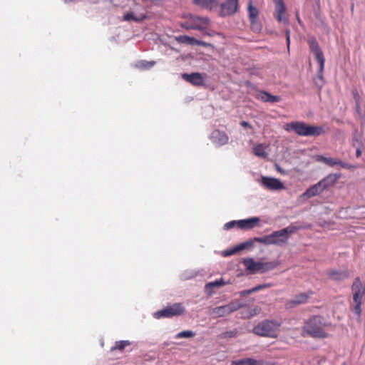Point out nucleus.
I'll use <instances>...</instances> for the list:
<instances>
[{
    "instance_id": "53",
    "label": "nucleus",
    "mask_w": 365,
    "mask_h": 365,
    "mask_svg": "<svg viewBox=\"0 0 365 365\" xmlns=\"http://www.w3.org/2000/svg\"><path fill=\"white\" fill-rule=\"evenodd\" d=\"M354 4H351V12H353V11H354Z\"/></svg>"
},
{
    "instance_id": "1",
    "label": "nucleus",
    "mask_w": 365,
    "mask_h": 365,
    "mask_svg": "<svg viewBox=\"0 0 365 365\" xmlns=\"http://www.w3.org/2000/svg\"><path fill=\"white\" fill-rule=\"evenodd\" d=\"M294 230H279L264 237H254L252 239H250L249 240L242 242L232 248L222 251V255L223 257H229L239 251H242L244 250H250L251 248L253 247L254 243L255 242H261L266 245H282V244L285 243L287 241L289 235L293 233Z\"/></svg>"
},
{
    "instance_id": "18",
    "label": "nucleus",
    "mask_w": 365,
    "mask_h": 365,
    "mask_svg": "<svg viewBox=\"0 0 365 365\" xmlns=\"http://www.w3.org/2000/svg\"><path fill=\"white\" fill-rule=\"evenodd\" d=\"M324 191L322 185L319 182L311 185L309 188H307L305 192L303 193V196L307 198H312L313 197L319 195Z\"/></svg>"
},
{
    "instance_id": "14",
    "label": "nucleus",
    "mask_w": 365,
    "mask_h": 365,
    "mask_svg": "<svg viewBox=\"0 0 365 365\" xmlns=\"http://www.w3.org/2000/svg\"><path fill=\"white\" fill-rule=\"evenodd\" d=\"M210 140L217 147H220L228 143L229 137L225 132L216 129L212 132Z\"/></svg>"
},
{
    "instance_id": "10",
    "label": "nucleus",
    "mask_w": 365,
    "mask_h": 365,
    "mask_svg": "<svg viewBox=\"0 0 365 365\" xmlns=\"http://www.w3.org/2000/svg\"><path fill=\"white\" fill-rule=\"evenodd\" d=\"M260 222V217H251L239 220H231L224 224L222 228H254Z\"/></svg>"
},
{
    "instance_id": "43",
    "label": "nucleus",
    "mask_w": 365,
    "mask_h": 365,
    "mask_svg": "<svg viewBox=\"0 0 365 365\" xmlns=\"http://www.w3.org/2000/svg\"><path fill=\"white\" fill-rule=\"evenodd\" d=\"M274 168H275V170L279 173L280 174L283 175H288V172L285 170H284L278 164H275L274 165Z\"/></svg>"
},
{
    "instance_id": "16",
    "label": "nucleus",
    "mask_w": 365,
    "mask_h": 365,
    "mask_svg": "<svg viewBox=\"0 0 365 365\" xmlns=\"http://www.w3.org/2000/svg\"><path fill=\"white\" fill-rule=\"evenodd\" d=\"M341 177V173H330L323 178L319 182L322 185L324 190H328L329 187L334 185L338 179Z\"/></svg>"
},
{
    "instance_id": "2",
    "label": "nucleus",
    "mask_w": 365,
    "mask_h": 365,
    "mask_svg": "<svg viewBox=\"0 0 365 365\" xmlns=\"http://www.w3.org/2000/svg\"><path fill=\"white\" fill-rule=\"evenodd\" d=\"M310 52L314 56L315 60L318 63V70L316 76L314 78V84L321 90L325 83L324 78V71L325 65V58L323 51L319 46V42L314 36H312L307 41Z\"/></svg>"
},
{
    "instance_id": "37",
    "label": "nucleus",
    "mask_w": 365,
    "mask_h": 365,
    "mask_svg": "<svg viewBox=\"0 0 365 365\" xmlns=\"http://www.w3.org/2000/svg\"><path fill=\"white\" fill-rule=\"evenodd\" d=\"M192 19L194 20L201 21L202 23H204L206 24H207L210 22V19L207 16H195L192 17Z\"/></svg>"
},
{
    "instance_id": "28",
    "label": "nucleus",
    "mask_w": 365,
    "mask_h": 365,
    "mask_svg": "<svg viewBox=\"0 0 365 365\" xmlns=\"http://www.w3.org/2000/svg\"><path fill=\"white\" fill-rule=\"evenodd\" d=\"M247 11L250 21L258 19L259 10L252 4V1H250L247 6Z\"/></svg>"
},
{
    "instance_id": "24",
    "label": "nucleus",
    "mask_w": 365,
    "mask_h": 365,
    "mask_svg": "<svg viewBox=\"0 0 365 365\" xmlns=\"http://www.w3.org/2000/svg\"><path fill=\"white\" fill-rule=\"evenodd\" d=\"M176 41L180 43H184L190 46H195L197 38L187 35H180L175 37Z\"/></svg>"
},
{
    "instance_id": "22",
    "label": "nucleus",
    "mask_w": 365,
    "mask_h": 365,
    "mask_svg": "<svg viewBox=\"0 0 365 365\" xmlns=\"http://www.w3.org/2000/svg\"><path fill=\"white\" fill-rule=\"evenodd\" d=\"M263 361L257 360L253 358H245L231 362V365H263Z\"/></svg>"
},
{
    "instance_id": "50",
    "label": "nucleus",
    "mask_w": 365,
    "mask_h": 365,
    "mask_svg": "<svg viewBox=\"0 0 365 365\" xmlns=\"http://www.w3.org/2000/svg\"><path fill=\"white\" fill-rule=\"evenodd\" d=\"M286 42H287V47L289 48V44H290V37L289 36H287V38H286Z\"/></svg>"
},
{
    "instance_id": "35",
    "label": "nucleus",
    "mask_w": 365,
    "mask_h": 365,
    "mask_svg": "<svg viewBox=\"0 0 365 365\" xmlns=\"http://www.w3.org/2000/svg\"><path fill=\"white\" fill-rule=\"evenodd\" d=\"M341 167L350 170H354L359 168L358 165L351 164L344 161H342Z\"/></svg>"
},
{
    "instance_id": "5",
    "label": "nucleus",
    "mask_w": 365,
    "mask_h": 365,
    "mask_svg": "<svg viewBox=\"0 0 365 365\" xmlns=\"http://www.w3.org/2000/svg\"><path fill=\"white\" fill-rule=\"evenodd\" d=\"M353 304L351 308L352 313L360 319L361 316V304L365 299V284H363L359 277H356L351 287Z\"/></svg>"
},
{
    "instance_id": "3",
    "label": "nucleus",
    "mask_w": 365,
    "mask_h": 365,
    "mask_svg": "<svg viewBox=\"0 0 365 365\" xmlns=\"http://www.w3.org/2000/svg\"><path fill=\"white\" fill-rule=\"evenodd\" d=\"M285 130L294 131L297 135L303 137H318L325 133L323 126L308 124L299 120L287 123Z\"/></svg>"
},
{
    "instance_id": "38",
    "label": "nucleus",
    "mask_w": 365,
    "mask_h": 365,
    "mask_svg": "<svg viewBox=\"0 0 365 365\" xmlns=\"http://www.w3.org/2000/svg\"><path fill=\"white\" fill-rule=\"evenodd\" d=\"M356 114L359 117V118L365 120V104L361 107L359 106V109L358 111H356Z\"/></svg>"
},
{
    "instance_id": "7",
    "label": "nucleus",
    "mask_w": 365,
    "mask_h": 365,
    "mask_svg": "<svg viewBox=\"0 0 365 365\" xmlns=\"http://www.w3.org/2000/svg\"><path fill=\"white\" fill-rule=\"evenodd\" d=\"M245 85L247 88L257 92L255 98L258 101L270 103H276L281 101V97L279 96L272 95L271 93L265 90H259L255 84L250 81H245Z\"/></svg>"
},
{
    "instance_id": "52",
    "label": "nucleus",
    "mask_w": 365,
    "mask_h": 365,
    "mask_svg": "<svg viewBox=\"0 0 365 365\" xmlns=\"http://www.w3.org/2000/svg\"><path fill=\"white\" fill-rule=\"evenodd\" d=\"M349 228L355 229V228H362V227H359V226H350Z\"/></svg>"
},
{
    "instance_id": "31",
    "label": "nucleus",
    "mask_w": 365,
    "mask_h": 365,
    "mask_svg": "<svg viewBox=\"0 0 365 365\" xmlns=\"http://www.w3.org/2000/svg\"><path fill=\"white\" fill-rule=\"evenodd\" d=\"M251 29L255 33H259L262 29V25L258 19L250 21Z\"/></svg>"
},
{
    "instance_id": "9",
    "label": "nucleus",
    "mask_w": 365,
    "mask_h": 365,
    "mask_svg": "<svg viewBox=\"0 0 365 365\" xmlns=\"http://www.w3.org/2000/svg\"><path fill=\"white\" fill-rule=\"evenodd\" d=\"M185 307L181 303H175L167 306L165 308L158 310L154 313L155 319L170 318L175 316H179L183 313Z\"/></svg>"
},
{
    "instance_id": "17",
    "label": "nucleus",
    "mask_w": 365,
    "mask_h": 365,
    "mask_svg": "<svg viewBox=\"0 0 365 365\" xmlns=\"http://www.w3.org/2000/svg\"><path fill=\"white\" fill-rule=\"evenodd\" d=\"M148 18L146 14H137L135 11H128L123 16L122 20L128 22L141 23Z\"/></svg>"
},
{
    "instance_id": "19",
    "label": "nucleus",
    "mask_w": 365,
    "mask_h": 365,
    "mask_svg": "<svg viewBox=\"0 0 365 365\" xmlns=\"http://www.w3.org/2000/svg\"><path fill=\"white\" fill-rule=\"evenodd\" d=\"M194 4L202 9L212 11L219 5V0H192Z\"/></svg>"
},
{
    "instance_id": "41",
    "label": "nucleus",
    "mask_w": 365,
    "mask_h": 365,
    "mask_svg": "<svg viewBox=\"0 0 365 365\" xmlns=\"http://www.w3.org/2000/svg\"><path fill=\"white\" fill-rule=\"evenodd\" d=\"M270 287H271V284L269 283L262 284H259V285L252 287V290H255V292H257V291H259V290H262V289H264L266 288H269Z\"/></svg>"
},
{
    "instance_id": "54",
    "label": "nucleus",
    "mask_w": 365,
    "mask_h": 365,
    "mask_svg": "<svg viewBox=\"0 0 365 365\" xmlns=\"http://www.w3.org/2000/svg\"><path fill=\"white\" fill-rule=\"evenodd\" d=\"M297 19H298L299 23H300V19L299 17H297Z\"/></svg>"
},
{
    "instance_id": "46",
    "label": "nucleus",
    "mask_w": 365,
    "mask_h": 365,
    "mask_svg": "<svg viewBox=\"0 0 365 365\" xmlns=\"http://www.w3.org/2000/svg\"><path fill=\"white\" fill-rule=\"evenodd\" d=\"M240 125H241V126H242L245 128H250V129L253 128L252 125L249 122L245 121V120H242L240 122Z\"/></svg>"
},
{
    "instance_id": "45",
    "label": "nucleus",
    "mask_w": 365,
    "mask_h": 365,
    "mask_svg": "<svg viewBox=\"0 0 365 365\" xmlns=\"http://www.w3.org/2000/svg\"><path fill=\"white\" fill-rule=\"evenodd\" d=\"M353 143H356V145L359 146H364L362 140L360 139V138L358 135H354L352 138Z\"/></svg>"
},
{
    "instance_id": "8",
    "label": "nucleus",
    "mask_w": 365,
    "mask_h": 365,
    "mask_svg": "<svg viewBox=\"0 0 365 365\" xmlns=\"http://www.w3.org/2000/svg\"><path fill=\"white\" fill-rule=\"evenodd\" d=\"M241 307H242V304L238 302L232 301L227 304L212 308L210 310V315L213 318L223 317L237 311Z\"/></svg>"
},
{
    "instance_id": "25",
    "label": "nucleus",
    "mask_w": 365,
    "mask_h": 365,
    "mask_svg": "<svg viewBox=\"0 0 365 365\" xmlns=\"http://www.w3.org/2000/svg\"><path fill=\"white\" fill-rule=\"evenodd\" d=\"M277 6H278V9H277V15L276 16V19L279 22H281L283 20L285 22L287 21V19L284 16V14L286 11V5L284 2V0H278Z\"/></svg>"
},
{
    "instance_id": "11",
    "label": "nucleus",
    "mask_w": 365,
    "mask_h": 365,
    "mask_svg": "<svg viewBox=\"0 0 365 365\" xmlns=\"http://www.w3.org/2000/svg\"><path fill=\"white\" fill-rule=\"evenodd\" d=\"M239 0H225L220 6L219 16L222 18L235 14L239 10Z\"/></svg>"
},
{
    "instance_id": "49",
    "label": "nucleus",
    "mask_w": 365,
    "mask_h": 365,
    "mask_svg": "<svg viewBox=\"0 0 365 365\" xmlns=\"http://www.w3.org/2000/svg\"><path fill=\"white\" fill-rule=\"evenodd\" d=\"M250 75L258 76V72L255 69H251L250 71Z\"/></svg>"
},
{
    "instance_id": "12",
    "label": "nucleus",
    "mask_w": 365,
    "mask_h": 365,
    "mask_svg": "<svg viewBox=\"0 0 365 365\" xmlns=\"http://www.w3.org/2000/svg\"><path fill=\"white\" fill-rule=\"evenodd\" d=\"M260 182L262 185L268 190L279 191L285 189L284 182L278 178L262 176Z\"/></svg>"
},
{
    "instance_id": "21",
    "label": "nucleus",
    "mask_w": 365,
    "mask_h": 365,
    "mask_svg": "<svg viewBox=\"0 0 365 365\" xmlns=\"http://www.w3.org/2000/svg\"><path fill=\"white\" fill-rule=\"evenodd\" d=\"M329 277L336 282H342L349 278V272L348 271L331 270L328 272Z\"/></svg>"
},
{
    "instance_id": "26",
    "label": "nucleus",
    "mask_w": 365,
    "mask_h": 365,
    "mask_svg": "<svg viewBox=\"0 0 365 365\" xmlns=\"http://www.w3.org/2000/svg\"><path fill=\"white\" fill-rule=\"evenodd\" d=\"M279 264L280 262L279 261L266 262H260V273H264L268 271L272 270L275 269L278 265H279Z\"/></svg>"
},
{
    "instance_id": "44",
    "label": "nucleus",
    "mask_w": 365,
    "mask_h": 365,
    "mask_svg": "<svg viewBox=\"0 0 365 365\" xmlns=\"http://www.w3.org/2000/svg\"><path fill=\"white\" fill-rule=\"evenodd\" d=\"M204 35L208 36H213L214 35H220L221 34L219 32H215V31H210L209 29L205 27V29L202 31Z\"/></svg>"
},
{
    "instance_id": "4",
    "label": "nucleus",
    "mask_w": 365,
    "mask_h": 365,
    "mask_svg": "<svg viewBox=\"0 0 365 365\" xmlns=\"http://www.w3.org/2000/svg\"><path fill=\"white\" fill-rule=\"evenodd\" d=\"M329 325V324L324 321L323 317L314 315L305 322L303 331L314 338L326 339L328 334L324 331L323 327Z\"/></svg>"
},
{
    "instance_id": "48",
    "label": "nucleus",
    "mask_w": 365,
    "mask_h": 365,
    "mask_svg": "<svg viewBox=\"0 0 365 365\" xmlns=\"http://www.w3.org/2000/svg\"><path fill=\"white\" fill-rule=\"evenodd\" d=\"M311 227V225H308L307 226H306L304 228H310ZM286 228H292V229H294V228H302L301 226H296V225H289L288 227H287Z\"/></svg>"
},
{
    "instance_id": "32",
    "label": "nucleus",
    "mask_w": 365,
    "mask_h": 365,
    "mask_svg": "<svg viewBox=\"0 0 365 365\" xmlns=\"http://www.w3.org/2000/svg\"><path fill=\"white\" fill-rule=\"evenodd\" d=\"M182 26L187 30L192 29L203 31L204 29H205V26L200 24H189L188 23H184L182 24Z\"/></svg>"
},
{
    "instance_id": "47",
    "label": "nucleus",
    "mask_w": 365,
    "mask_h": 365,
    "mask_svg": "<svg viewBox=\"0 0 365 365\" xmlns=\"http://www.w3.org/2000/svg\"><path fill=\"white\" fill-rule=\"evenodd\" d=\"M252 292H255V290H252V288L250 289L243 290L240 292V296L245 297L250 294H252Z\"/></svg>"
},
{
    "instance_id": "20",
    "label": "nucleus",
    "mask_w": 365,
    "mask_h": 365,
    "mask_svg": "<svg viewBox=\"0 0 365 365\" xmlns=\"http://www.w3.org/2000/svg\"><path fill=\"white\" fill-rule=\"evenodd\" d=\"M243 264L252 274L260 272V262H256L252 258L248 257L244 259Z\"/></svg>"
},
{
    "instance_id": "27",
    "label": "nucleus",
    "mask_w": 365,
    "mask_h": 365,
    "mask_svg": "<svg viewBox=\"0 0 365 365\" xmlns=\"http://www.w3.org/2000/svg\"><path fill=\"white\" fill-rule=\"evenodd\" d=\"M155 61L140 60L135 63V67L140 70H149L155 65Z\"/></svg>"
},
{
    "instance_id": "39",
    "label": "nucleus",
    "mask_w": 365,
    "mask_h": 365,
    "mask_svg": "<svg viewBox=\"0 0 365 365\" xmlns=\"http://www.w3.org/2000/svg\"><path fill=\"white\" fill-rule=\"evenodd\" d=\"M196 276V273H195L194 272L191 271V272H185V273H183L182 274V279H192L193 277H195Z\"/></svg>"
},
{
    "instance_id": "33",
    "label": "nucleus",
    "mask_w": 365,
    "mask_h": 365,
    "mask_svg": "<svg viewBox=\"0 0 365 365\" xmlns=\"http://www.w3.org/2000/svg\"><path fill=\"white\" fill-rule=\"evenodd\" d=\"M195 336V333L191 330L182 331L178 333L175 338V339H181V338H191Z\"/></svg>"
},
{
    "instance_id": "36",
    "label": "nucleus",
    "mask_w": 365,
    "mask_h": 365,
    "mask_svg": "<svg viewBox=\"0 0 365 365\" xmlns=\"http://www.w3.org/2000/svg\"><path fill=\"white\" fill-rule=\"evenodd\" d=\"M353 98L356 101L355 110L358 111V110L359 109V106L361 105V102H360V96L357 91H355L353 93Z\"/></svg>"
},
{
    "instance_id": "13",
    "label": "nucleus",
    "mask_w": 365,
    "mask_h": 365,
    "mask_svg": "<svg viewBox=\"0 0 365 365\" xmlns=\"http://www.w3.org/2000/svg\"><path fill=\"white\" fill-rule=\"evenodd\" d=\"M207 74L199 72H193L191 73H185L182 77L186 81L196 86H206L205 81Z\"/></svg>"
},
{
    "instance_id": "42",
    "label": "nucleus",
    "mask_w": 365,
    "mask_h": 365,
    "mask_svg": "<svg viewBox=\"0 0 365 365\" xmlns=\"http://www.w3.org/2000/svg\"><path fill=\"white\" fill-rule=\"evenodd\" d=\"M196 45L197 46H204V47L214 48L213 44H212L210 43L205 42V41H202V40H199V39H197Z\"/></svg>"
},
{
    "instance_id": "34",
    "label": "nucleus",
    "mask_w": 365,
    "mask_h": 365,
    "mask_svg": "<svg viewBox=\"0 0 365 365\" xmlns=\"http://www.w3.org/2000/svg\"><path fill=\"white\" fill-rule=\"evenodd\" d=\"M130 344V342L128 340H122V341H116L114 347L112 348L111 349L112 350L117 349V350L122 351L125 349V347H126L127 346H128Z\"/></svg>"
},
{
    "instance_id": "15",
    "label": "nucleus",
    "mask_w": 365,
    "mask_h": 365,
    "mask_svg": "<svg viewBox=\"0 0 365 365\" xmlns=\"http://www.w3.org/2000/svg\"><path fill=\"white\" fill-rule=\"evenodd\" d=\"M312 294V292H310L309 294H307L306 293H300L299 294L295 295L292 299L289 300L285 304V308L287 309H291L298 305L307 303L310 294Z\"/></svg>"
},
{
    "instance_id": "23",
    "label": "nucleus",
    "mask_w": 365,
    "mask_h": 365,
    "mask_svg": "<svg viewBox=\"0 0 365 365\" xmlns=\"http://www.w3.org/2000/svg\"><path fill=\"white\" fill-rule=\"evenodd\" d=\"M318 160L325 163L330 167H334L335 165H339L341 167L342 163V160L340 159L334 158L331 157H325L323 155H318Z\"/></svg>"
},
{
    "instance_id": "6",
    "label": "nucleus",
    "mask_w": 365,
    "mask_h": 365,
    "mask_svg": "<svg viewBox=\"0 0 365 365\" xmlns=\"http://www.w3.org/2000/svg\"><path fill=\"white\" fill-rule=\"evenodd\" d=\"M280 324L274 320H264L253 328V332L261 336H275Z\"/></svg>"
},
{
    "instance_id": "30",
    "label": "nucleus",
    "mask_w": 365,
    "mask_h": 365,
    "mask_svg": "<svg viewBox=\"0 0 365 365\" xmlns=\"http://www.w3.org/2000/svg\"><path fill=\"white\" fill-rule=\"evenodd\" d=\"M227 284V282H224L223 279L221 278L220 279H217L215 281H213V282H207L206 284H205V290L207 292H209L210 289L214 288V287H219L220 286H224Z\"/></svg>"
},
{
    "instance_id": "29",
    "label": "nucleus",
    "mask_w": 365,
    "mask_h": 365,
    "mask_svg": "<svg viewBox=\"0 0 365 365\" xmlns=\"http://www.w3.org/2000/svg\"><path fill=\"white\" fill-rule=\"evenodd\" d=\"M253 152L256 156L259 158H266L267 156V153L262 143L255 145L253 148Z\"/></svg>"
},
{
    "instance_id": "40",
    "label": "nucleus",
    "mask_w": 365,
    "mask_h": 365,
    "mask_svg": "<svg viewBox=\"0 0 365 365\" xmlns=\"http://www.w3.org/2000/svg\"><path fill=\"white\" fill-rule=\"evenodd\" d=\"M352 145L356 148V157L357 158H360L362 155V150L364 146L356 145V143H352Z\"/></svg>"
},
{
    "instance_id": "51",
    "label": "nucleus",
    "mask_w": 365,
    "mask_h": 365,
    "mask_svg": "<svg viewBox=\"0 0 365 365\" xmlns=\"http://www.w3.org/2000/svg\"><path fill=\"white\" fill-rule=\"evenodd\" d=\"M287 36L290 37V31L289 29L286 31V38H287Z\"/></svg>"
}]
</instances>
